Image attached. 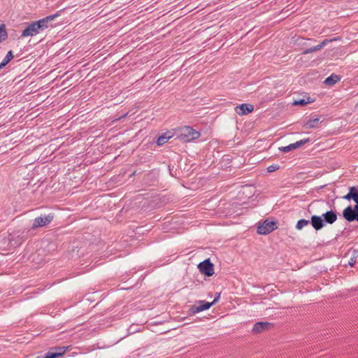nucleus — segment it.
I'll list each match as a JSON object with an SVG mask.
<instances>
[{"mask_svg":"<svg viewBox=\"0 0 358 358\" xmlns=\"http://www.w3.org/2000/svg\"><path fill=\"white\" fill-rule=\"evenodd\" d=\"M173 136L174 133L173 131H167L158 136L156 143L159 146L163 145L167 143L169 139L173 137Z\"/></svg>","mask_w":358,"mask_h":358,"instance_id":"nucleus-13","label":"nucleus"},{"mask_svg":"<svg viewBox=\"0 0 358 358\" xmlns=\"http://www.w3.org/2000/svg\"><path fill=\"white\" fill-rule=\"evenodd\" d=\"M13 57H14V55L13 54V52H12V50H10V51L8 52L7 55L3 58V61L6 64H8Z\"/></svg>","mask_w":358,"mask_h":358,"instance_id":"nucleus-22","label":"nucleus"},{"mask_svg":"<svg viewBox=\"0 0 358 358\" xmlns=\"http://www.w3.org/2000/svg\"><path fill=\"white\" fill-rule=\"evenodd\" d=\"M52 220L53 215L52 214L36 217L34 220L31 229H36L38 227L47 226L52 222Z\"/></svg>","mask_w":358,"mask_h":358,"instance_id":"nucleus-7","label":"nucleus"},{"mask_svg":"<svg viewBox=\"0 0 358 358\" xmlns=\"http://www.w3.org/2000/svg\"><path fill=\"white\" fill-rule=\"evenodd\" d=\"M343 198L348 201L352 199V195L350 194V192L347 194L343 196Z\"/></svg>","mask_w":358,"mask_h":358,"instance_id":"nucleus-26","label":"nucleus"},{"mask_svg":"<svg viewBox=\"0 0 358 358\" xmlns=\"http://www.w3.org/2000/svg\"><path fill=\"white\" fill-rule=\"evenodd\" d=\"M310 141L309 138L301 139L300 141H298L295 143H293L292 145L294 146V149L299 148L301 146L305 145L306 143H308Z\"/></svg>","mask_w":358,"mask_h":358,"instance_id":"nucleus-21","label":"nucleus"},{"mask_svg":"<svg viewBox=\"0 0 358 358\" xmlns=\"http://www.w3.org/2000/svg\"><path fill=\"white\" fill-rule=\"evenodd\" d=\"M349 191L352 195V200L356 203L355 205H358V187H351Z\"/></svg>","mask_w":358,"mask_h":358,"instance_id":"nucleus-17","label":"nucleus"},{"mask_svg":"<svg viewBox=\"0 0 358 358\" xmlns=\"http://www.w3.org/2000/svg\"><path fill=\"white\" fill-rule=\"evenodd\" d=\"M37 358H53V355H49L48 352L45 353V355L38 356Z\"/></svg>","mask_w":358,"mask_h":358,"instance_id":"nucleus-25","label":"nucleus"},{"mask_svg":"<svg viewBox=\"0 0 358 358\" xmlns=\"http://www.w3.org/2000/svg\"><path fill=\"white\" fill-rule=\"evenodd\" d=\"M320 123V119L317 117L312 118L308 120L307 122L304 123V127L306 129H313L318 127Z\"/></svg>","mask_w":358,"mask_h":358,"instance_id":"nucleus-16","label":"nucleus"},{"mask_svg":"<svg viewBox=\"0 0 358 358\" xmlns=\"http://www.w3.org/2000/svg\"><path fill=\"white\" fill-rule=\"evenodd\" d=\"M7 64L3 62L2 61L1 63H0V69L3 68L4 66H6Z\"/></svg>","mask_w":358,"mask_h":358,"instance_id":"nucleus-28","label":"nucleus"},{"mask_svg":"<svg viewBox=\"0 0 358 358\" xmlns=\"http://www.w3.org/2000/svg\"><path fill=\"white\" fill-rule=\"evenodd\" d=\"M336 40H337V39L336 38H334V39H331V40L324 39L317 45L313 46V47H312L310 48L304 49L303 50V55H308L309 53L320 50L325 45H327L329 42L333 41H336Z\"/></svg>","mask_w":358,"mask_h":358,"instance_id":"nucleus-11","label":"nucleus"},{"mask_svg":"<svg viewBox=\"0 0 358 358\" xmlns=\"http://www.w3.org/2000/svg\"><path fill=\"white\" fill-rule=\"evenodd\" d=\"M310 223V221L305 219L299 220L296 224V229L298 230L302 229L304 227H306Z\"/></svg>","mask_w":358,"mask_h":358,"instance_id":"nucleus-18","label":"nucleus"},{"mask_svg":"<svg viewBox=\"0 0 358 358\" xmlns=\"http://www.w3.org/2000/svg\"><path fill=\"white\" fill-rule=\"evenodd\" d=\"M61 11L54 15H48L43 19L30 23L22 32V37L34 36L49 27V23L60 15Z\"/></svg>","mask_w":358,"mask_h":358,"instance_id":"nucleus-1","label":"nucleus"},{"mask_svg":"<svg viewBox=\"0 0 358 358\" xmlns=\"http://www.w3.org/2000/svg\"><path fill=\"white\" fill-rule=\"evenodd\" d=\"M356 262V259L355 258H351V259L350 260V262H348V264L350 266H353L354 264H355Z\"/></svg>","mask_w":358,"mask_h":358,"instance_id":"nucleus-27","label":"nucleus"},{"mask_svg":"<svg viewBox=\"0 0 358 358\" xmlns=\"http://www.w3.org/2000/svg\"><path fill=\"white\" fill-rule=\"evenodd\" d=\"M279 150L283 152H288L292 150H294V145L292 144H289V145L287 146H285V147H280L279 148Z\"/></svg>","mask_w":358,"mask_h":358,"instance_id":"nucleus-23","label":"nucleus"},{"mask_svg":"<svg viewBox=\"0 0 358 358\" xmlns=\"http://www.w3.org/2000/svg\"><path fill=\"white\" fill-rule=\"evenodd\" d=\"M8 37V34L4 24L0 25V40L4 41Z\"/></svg>","mask_w":358,"mask_h":358,"instance_id":"nucleus-20","label":"nucleus"},{"mask_svg":"<svg viewBox=\"0 0 358 358\" xmlns=\"http://www.w3.org/2000/svg\"><path fill=\"white\" fill-rule=\"evenodd\" d=\"M357 105H358V103H357Z\"/></svg>","mask_w":358,"mask_h":358,"instance_id":"nucleus-30","label":"nucleus"},{"mask_svg":"<svg viewBox=\"0 0 358 358\" xmlns=\"http://www.w3.org/2000/svg\"><path fill=\"white\" fill-rule=\"evenodd\" d=\"M198 268L200 272L205 275L210 277L214 274V265L210 259H205L199 264Z\"/></svg>","mask_w":358,"mask_h":358,"instance_id":"nucleus-6","label":"nucleus"},{"mask_svg":"<svg viewBox=\"0 0 358 358\" xmlns=\"http://www.w3.org/2000/svg\"><path fill=\"white\" fill-rule=\"evenodd\" d=\"M220 299V294L216 296L215 299L212 302H206L205 301H199V303L200 305L199 306H192V307L189 308V313L190 314L194 315L197 313H199L203 310H206L209 309L213 305H214Z\"/></svg>","mask_w":358,"mask_h":358,"instance_id":"nucleus-3","label":"nucleus"},{"mask_svg":"<svg viewBox=\"0 0 358 358\" xmlns=\"http://www.w3.org/2000/svg\"><path fill=\"white\" fill-rule=\"evenodd\" d=\"M342 215L349 222L355 220L358 222V205H355L354 208L348 206L343 210Z\"/></svg>","mask_w":358,"mask_h":358,"instance_id":"nucleus-4","label":"nucleus"},{"mask_svg":"<svg viewBox=\"0 0 358 358\" xmlns=\"http://www.w3.org/2000/svg\"><path fill=\"white\" fill-rule=\"evenodd\" d=\"M180 131L178 138L184 141H190L197 139L200 137V132L194 129L191 127L185 126L179 129Z\"/></svg>","mask_w":358,"mask_h":358,"instance_id":"nucleus-2","label":"nucleus"},{"mask_svg":"<svg viewBox=\"0 0 358 358\" xmlns=\"http://www.w3.org/2000/svg\"><path fill=\"white\" fill-rule=\"evenodd\" d=\"M2 41V40H0V42Z\"/></svg>","mask_w":358,"mask_h":358,"instance_id":"nucleus-29","label":"nucleus"},{"mask_svg":"<svg viewBox=\"0 0 358 358\" xmlns=\"http://www.w3.org/2000/svg\"><path fill=\"white\" fill-rule=\"evenodd\" d=\"M324 223L332 224L337 220L336 213L332 210H328L322 215Z\"/></svg>","mask_w":358,"mask_h":358,"instance_id":"nucleus-12","label":"nucleus"},{"mask_svg":"<svg viewBox=\"0 0 358 358\" xmlns=\"http://www.w3.org/2000/svg\"><path fill=\"white\" fill-rule=\"evenodd\" d=\"M272 326L273 324L268 322H259L255 324L252 331L255 334H259L269 329Z\"/></svg>","mask_w":358,"mask_h":358,"instance_id":"nucleus-10","label":"nucleus"},{"mask_svg":"<svg viewBox=\"0 0 358 358\" xmlns=\"http://www.w3.org/2000/svg\"><path fill=\"white\" fill-rule=\"evenodd\" d=\"M280 166L279 164H273L267 168V171H268V172L271 173V172L278 170L280 169Z\"/></svg>","mask_w":358,"mask_h":358,"instance_id":"nucleus-24","label":"nucleus"},{"mask_svg":"<svg viewBox=\"0 0 358 358\" xmlns=\"http://www.w3.org/2000/svg\"><path fill=\"white\" fill-rule=\"evenodd\" d=\"M235 112L239 115H248L254 110V106L249 103H242L236 106L234 108Z\"/></svg>","mask_w":358,"mask_h":358,"instance_id":"nucleus-8","label":"nucleus"},{"mask_svg":"<svg viewBox=\"0 0 358 358\" xmlns=\"http://www.w3.org/2000/svg\"><path fill=\"white\" fill-rule=\"evenodd\" d=\"M341 78L336 74H331L330 76L326 78L324 83L329 86H332L335 85L340 80Z\"/></svg>","mask_w":358,"mask_h":358,"instance_id":"nucleus-15","label":"nucleus"},{"mask_svg":"<svg viewBox=\"0 0 358 358\" xmlns=\"http://www.w3.org/2000/svg\"><path fill=\"white\" fill-rule=\"evenodd\" d=\"M278 228L277 222L268 221L266 220L264 222L260 223L257 227V233L259 234H268Z\"/></svg>","mask_w":358,"mask_h":358,"instance_id":"nucleus-5","label":"nucleus"},{"mask_svg":"<svg viewBox=\"0 0 358 358\" xmlns=\"http://www.w3.org/2000/svg\"><path fill=\"white\" fill-rule=\"evenodd\" d=\"M310 224L315 231H319L324 227V223L322 216L312 215Z\"/></svg>","mask_w":358,"mask_h":358,"instance_id":"nucleus-9","label":"nucleus"},{"mask_svg":"<svg viewBox=\"0 0 358 358\" xmlns=\"http://www.w3.org/2000/svg\"><path fill=\"white\" fill-rule=\"evenodd\" d=\"M66 350V347L52 348L48 352L49 355H53V358H57L62 356Z\"/></svg>","mask_w":358,"mask_h":358,"instance_id":"nucleus-14","label":"nucleus"},{"mask_svg":"<svg viewBox=\"0 0 358 358\" xmlns=\"http://www.w3.org/2000/svg\"><path fill=\"white\" fill-rule=\"evenodd\" d=\"M311 102H313V101L310 100V97H308L306 100L305 99H300L299 100L294 101L293 102V105H294V106H297V105L305 106L307 103H311Z\"/></svg>","mask_w":358,"mask_h":358,"instance_id":"nucleus-19","label":"nucleus"}]
</instances>
